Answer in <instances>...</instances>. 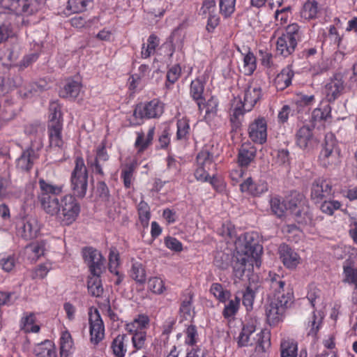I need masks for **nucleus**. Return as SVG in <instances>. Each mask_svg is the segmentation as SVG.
<instances>
[{
	"label": "nucleus",
	"instance_id": "473e14b6",
	"mask_svg": "<svg viewBox=\"0 0 357 357\" xmlns=\"http://www.w3.org/2000/svg\"><path fill=\"white\" fill-rule=\"evenodd\" d=\"M81 89L82 84L79 82L68 80L61 89L59 95L62 98L75 99L79 96Z\"/></svg>",
	"mask_w": 357,
	"mask_h": 357
},
{
	"label": "nucleus",
	"instance_id": "13d9d810",
	"mask_svg": "<svg viewBox=\"0 0 357 357\" xmlns=\"http://www.w3.org/2000/svg\"><path fill=\"white\" fill-rule=\"evenodd\" d=\"M120 264V257L116 248H111L109 255V270L113 274H118V267Z\"/></svg>",
	"mask_w": 357,
	"mask_h": 357
},
{
	"label": "nucleus",
	"instance_id": "9b49d317",
	"mask_svg": "<svg viewBox=\"0 0 357 357\" xmlns=\"http://www.w3.org/2000/svg\"><path fill=\"white\" fill-rule=\"evenodd\" d=\"M82 255L91 274H102L103 273L105 269V260L100 251L91 247L84 248L82 250Z\"/></svg>",
	"mask_w": 357,
	"mask_h": 357
},
{
	"label": "nucleus",
	"instance_id": "58836bf2",
	"mask_svg": "<svg viewBox=\"0 0 357 357\" xmlns=\"http://www.w3.org/2000/svg\"><path fill=\"white\" fill-rule=\"evenodd\" d=\"M343 282L353 285L354 289L357 288V268L351 266V261H344L343 264Z\"/></svg>",
	"mask_w": 357,
	"mask_h": 357
},
{
	"label": "nucleus",
	"instance_id": "20e7f679",
	"mask_svg": "<svg viewBox=\"0 0 357 357\" xmlns=\"http://www.w3.org/2000/svg\"><path fill=\"white\" fill-rule=\"evenodd\" d=\"M284 202L287 205V211L294 215L298 224H312V215L303 195L296 192H292Z\"/></svg>",
	"mask_w": 357,
	"mask_h": 357
},
{
	"label": "nucleus",
	"instance_id": "ea45409f",
	"mask_svg": "<svg viewBox=\"0 0 357 357\" xmlns=\"http://www.w3.org/2000/svg\"><path fill=\"white\" fill-rule=\"evenodd\" d=\"M25 250L31 260L36 261L44 255L45 243L43 241L33 242L26 246Z\"/></svg>",
	"mask_w": 357,
	"mask_h": 357
},
{
	"label": "nucleus",
	"instance_id": "7c9ffc66",
	"mask_svg": "<svg viewBox=\"0 0 357 357\" xmlns=\"http://www.w3.org/2000/svg\"><path fill=\"white\" fill-rule=\"evenodd\" d=\"M242 57L243 65L240 70L245 75L250 76L257 69V59L255 54L250 50L246 53H242Z\"/></svg>",
	"mask_w": 357,
	"mask_h": 357
},
{
	"label": "nucleus",
	"instance_id": "e433bc0d",
	"mask_svg": "<svg viewBox=\"0 0 357 357\" xmlns=\"http://www.w3.org/2000/svg\"><path fill=\"white\" fill-rule=\"evenodd\" d=\"M73 346V340L70 333L67 330L62 331L60 337V357H68Z\"/></svg>",
	"mask_w": 357,
	"mask_h": 357
},
{
	"label": "nucleus",
	"instance_id": "aec40b11",
	"mask_svg": "<svg viewBox=\"0 0 357 357\" xmlns=\"http://www.w3.org/2000/svg\"><path fill=\"white\" fill-rule=\"evenodd\" d=\"M204 86L205 82L202 77H197L192 80L190 86V97L197 103L200 112H202L204 107Z\"/></svg>",
	"mask_w": 357,
	"mask_h": 357
},
{
	"label": "nucleus",
	"instance_id": "5701e85b",
	"mask_svg": "<svg viewBox=\"0 0 357 357\" xmlns=\"http://www.w3.org/2000/svg\"><path fill=\"white\" fill-rule=\"evenodd\" d=\"M241 192L252 196H259L268 191V183L264 180L254 182L251 177L248 178L240 185Z\"/></svg>",
	"mask_w": 357,
	"mask_h": 357
},
{
	"label": "nucleus",
	"instance_id": "ddd939ff",
	"mask_svg": "<svg viewBox=\"0 0 357 357\" xmlns=\"http://www.w3.org/2000/svg\"><path fill=\"white\" fill-rule=\"evenodd\" d=\"M90 342L98 345L105 337V326L100 314H89Z\"/></svg>",
	"mask_w": 357,
	"mask_h": 357
},
{
	"label": "nucleus",
	"instance_id": "680f3d73",
	"mask_svg": "<svg viewBox=\"0 0 357 357\" xmlns=\"http://www.w3.org/2000/svg\"><path fill=\"white\" fill-rule=\"evenodd\" d=\"M199 340V335L197 327L195 325H190L185 331V343L190 346L195 345Z\"/></svg>",
	"mask_w": 357,
	"mask_h": 357
},
{
	"label": "nucleus",
	"instance_id": "37998d69",
	"mask_svg": "<svg viewBox=\"0 0 357 357\" xmlns=\"http://www.w3.org/2000/svg\"><path fill=\"white\" fill-rule=\"evenodd\" d=\"M149 324L148 316L144 314H139L137 318L135 319L132 323L127 324V329L130 332L143 331L149 326Z\"/></svg>",
	"mask_w": 357,
	"mask_h": 357
},
{
	"label": "nucleus",
	"instance_id": "393cba45",
	"mask_svg": "<svg viewBox=\"0 0 357 357\" xmlns=\"http://www.w3.org/2000/svg\"><path fill=\"white\" fill-rule=\"evenodd\" d=\"M257 149L250 144H243L238 154V163L241 167H247L256 156Z\"/></svg>",
	"mask_w": 357,
	"mask_h": 357
},
{
	"label": "nucleus",
	"instance_id": "6ab92c4d",
	"mask_svg": "<svg viewBox=\"0 0 357 357\" xmlns=\"http://www.w3.org/2000/svg\"><path fill=\"white\" fill-rule=\"evenodd\" d=\"M296 144L303 150H310L317 144V140L313 137L312 130L309 126L301 127L296 135Z\"/></svg>",
	"mask_w": 357,
	"mask_h": 357
},
{
	"label": "nucleus",
	"instance_id": "6e6552de",
	"mask_svg": "<svg viewBox=\"0 0 357 357\" xmlns=\"http://www.w3.org/2000/svg\"><path fill=\"white\" fill-rule=\"evenodd\" d=\"M165 105L157 98L137 105L133 112L137 119H158L164 112Z\"/></svg>",
	"mask_w": 357,
	"mask_h": 357
},
{
	"label": "nucleus",
	"instance_id": "c9c22d12",
	"mask_svg": "<svg viewBox=\"0 0 357 357\" xmlns=\"http://www.w3.org/2000/svg\"><path fill=\"white\" fill-rule=\"evenodd\" d=\"M34 354L38 357H56L55 347L50 340L37 344L34 348Z\"/></svg>",
	"mask_w": 357,
	"mask_h": 357
},
{
	"label": "nucleus",
	"instance_id": "2eb2a0df",
	"mask_svg": "<svg viewBox=\"0 0 357 357\" xmlns=\"http://www.w3.org/2000/svg\"><path fill=\"white\" fill-rule=\"evenodd\" d=\"M39 231L40 225L38 219L33 216L24 218L18 227L19 235L26 240L36 238Z\"/></svg>",
	"mask_w": 357,
	"mask_h": 357
},
{
	"label": "nucleus",
	"instance_id": "39448f33",
	"mask_svg": "<svg viewBox=\"0 0 357 357\" xmlns=\"http://www.w3.org/2000/svg\"><path fill=\"white\" fill-rule=\"evenodd\" d=\"M88 188V171L82 157H77L70 176V189L73 196L83 198Z\"/></svg>",
	"mask_w": 357,
	"mask_h": 357
},
{
	"label": "nucleus",
	"instance_id": "de8ad7c7",
	"mask_svg": "<svg viewBox=\"0 0 357 357\" xmlns=\"http://www.w3.org/2000/svg\"><path fill=\"white\" fill-rule=\"evenodd\" d=\"M63 123L61 107L57 102H52L49 107L48 125Z\"/></svg>",
	"mask_w": 357,
	"mask_h": 357
},
{
	"label": "nucleus",
	"instance_id": "49530a36",
	"mask_svg": "<svg viewBox=\"0 0 357 357\" xmlns=\"http://www.w3.org/2000/svg\"><path fill=\"white\" fill-rule=\"evenodd\" d=\"M318 13V3L316 1H308L303 6L301 16L305 20H311L316 17Z\"/></svg>",
	"mask_w": 357,
	"mask_h": 357
},
{
	"label": "nucleus",
	"instance_id": "f8f14e48",
	"mask_svg": "<svg viewBox=\"0 0 357 357\" xmlns=\"http://www.w3.org/2000/svg\"><path fill=\"white\" fill-rule=\"evenodd\" d=\"M197 168L195 171V176L197 181L207 182L209 176L208 172L214 167L213 156L206 150L202 151L197 157Z\"/></svg>",
	"mask_w": 357,
	"mask_h": 357
},
{
	"label": "nucleus",
	"instance_id": "69168bd1",
	"mask_svg": "<svg viewBox=\"0 0 357 357\" xmlns=\"http://www.w3.org/2000/svg\"><path fill=\"white\" fill-rule=\"evenodd\" d=\"M132 342L133 347L137 349L143 348L146 341V332L145 331H132Z\"/></svg>",
	"mask_w": 357,
	"mask_h": 357
},
{
	"label": "nucleus",
	"instance_id": "72a5a7b5",
	"mask_svg": "<svg viewBox=\"0 0 357 357\" xmlns=\"http://www.w3.org/2000/svg\"><path fill=\"white\" fill-rule=\"evenodd\" d=\"M334 255L339 259L348 256V259L345 261H351V266H354V260L357 259V248L351 245H338L335 249Z\"/></svg>",
	"mask_w": 357,
	"mask_h": 357
},
{
	"label": "nucleus",
	"instance_id": "603ef678",
	"mask_svg": "<svg viewBox=\"0 0 357 357\" xmlns=\"http://www.w3.org/2000/svg\"><path fill=\"white\" fill-rule=\"evenodd\" d=\"M130 275L137 283L144 284L146 282V271L142 264L139 262L132 264Z\"/></svg>",
	"mask_w": 357,
	"mask_h": 357
},
{
	"label": "nucleus",
	"instance_id": "5fc2aeb1",
	"mask_svg": "<svg viewBox=\"0 0 357 357\" xmlns=\"http://www.w3.org/2000/svg\"><path fill=\"white\" fill-rule=\"evenodd\" d=\"M52 268V264L50 262L40 264L32 270L31 277L33 280L43 279L47 275Z\"/></svg>",
	"mask_w": 357,
	"mask_h": 357
},
{
	"label": "nucleus",
	"instance_id": "3c124183",
	"mask_svg": "<svg viewBox=\"0 0 357 357\" xmlns=\"http://www.w3.org/2000/svg\"><path fill=\"white\" fill-rule=\"evenodd\" d=\"M176 126V139L178 140L188 139L190 130L189 121L185 118L178 119L177 121Z\"/></svg>",
	"mask_w": 357,
	"mask_h": 357
},
{
	"label": "nucleus",
	"instance_id": "f257e3e1",
	"mask_svg": "<svg viewBox=\"0 0 357 357\" xmlns=\"http://www.w3.org/2000/svg\"><path fill=\"white\" fill-rule=\"evenodd\" d=\"M38 200L46 214L65 226L76 221L81 211V206L76 197L67 194L59 197L63 192V186L53 184L44 178L38 180Z\"/></svg>",
	"mask_w": 357,
	"mask_h": 357
},
{
	"label": "nucleus",
	"instance_id": "6e6d98bb",
	"mask_svg": "<svg viewBox=\"0 0 357 357\" xmlns=\"http://www.w3.org/2000/svg\"><path fill=\"white\" fill-rule=\"evenodd\" d=\"M331 109L329 105H326L322 107L314 109L312 113V120L316 123L323 120H326L331 116Z\"/></svg>",
	"mask_w": 357,
	"mask_h": 357
},
{
	"label": "nucleus",
	"instance_id": "f3484780",
	"mask_svg": "<svg viewBox=\"0 0 357 357\" xmlns=\"http://www.w3.org/2000/svg\"><path fill=\"white\" fill-rule=\"evenodd\" d=\"M108 159L109 155L106 151L105 146L102 144L97 148L95 158L90 157L87 158V165L93 174L103 177L105 174L101 162H105L107 161Z\"/></svg>",
	"mask_w": 357,
	"mask_h": 357
},
{
	"label": "nucleus",
	"instance_id": "864d4df0",
	"mask_svg": "<svg viewBox=\"0 0 357 357\" xmlns=\"http://www.w3.org/2000/svg\"><path fill=\"white\" fill-rule=\"evenodd\" d=\"M236 0H220L219 8L220 14L225 17L228 18L235 11Z\"/></svg>",
	"mask_w": 357,
	"mask_h": 357
},
{
	"label": "nucleus",
	"instance_id": "2f4dec72",
	"mask_svg": "<svg viewBox=\"0 0 357 357\" xmlns=\"http://www.w3.org/2000/svg\"><path fill=\"white\" fill-rule=\"evenodd\" d=\"M324 316L323 314H312L306 324V330L307 336L316 337L319 331L323 325Z\"/></svg>",
	"mask_w": 357,
	"mask_h": 357
},
{
	"label": "nucleus",
	"instance_id": "79ce46f5",
	"mask_svg": "<svg viewBox=\"0 0 357 357\" xmlns=\"http://www.w3.org/2000/svg\"><path fill=\"white\" fill-rule=\"evenodd\" d=\"M268 280L270 282V288L274 294V296L277 294H280L284 291V287L285 282L283 280L282 277L275 273L270 272L268 275Z\"/></svg>",
	"mask_w": 357,
	"mask_h": 357
},
{
	"label": "nucleus",
	"instance_id": "a19ab883",
	"mask_svg": "<svg viewBox=\"0 0 357 357\" xmlns=\"http://www.w3.org/2000/svg\"><path fill=\"white\" fill-rule=\"evenodd\" d=\"M160 39L154 34H151L147 39L146 45L144 44L142 47V57L147 59L153 54L156 47L159 45Z\"/></svg>",
	"mask_w": 357,
	"mask_h": 357
},
{
	"label": "nucleus",
	"instance_id": "0eeeda50",
	"mask_svg": "<svg viewBox=\"0 0 357 357\" xmlns=\"http://www.w3.org/2000/svg\"><path fill=\"white\" fill-rule=\"evenodd\" d=\"M210 292L221 303L225 304L223 312H237L241 303V298L231 296L230 291L220 283H213Z\"/></svg>",
	"mask_w": 357,
	"mask_h": 357
},
{
	"label": "nucleus",
	"instance_id": "cd10ccee",
	"mask_svg": "<svg viewBox=\"0 0 357 357\" xmlns=\"http://www.w3.org/2000/svg\"><path fill=\"white\" fill-rule=\"evenodd\" d=\"M155 134V127H150L146 135L143 131L136 132L135 146L139 153L145 151L151 144Z\"/></svg>",
	"mask_w": 357,
	"mask_h": 357
},
{
	"label": "nucleus",
	"instance_id": "dca6fc26",
	"mask_svg": "<svg viewBox=\"0 0 357 357\" xmlns=\"http://www.w3.org/2000/svg\"><path fill=\"white\" fill-rule=\"evenodd\" d=\"M332 186L326 180L318 178L314 181L311 189V198L315 203H319L331 195Z\"/></svg>",
	"mask_w": 357,
	"mask_h": 357
},
{
	"label": "nucleus",
	"instance_id": "a18cd8bd",
	"mask_svg": "<svg viewBox=\"0 0 357 357\" xmlns=\"http://www.w3.org/2000/svg\"><path fill=\"white\" fill-rule=\"evenodd\" d=\"M281 357H296L298 345L294 340H283L280 344Z\"/></svg>",
	"mask_w": 357,
	"mask_h": 357
},
{
	"label": "nucleus",
	"instance_id": "4be33fe9",
	"mask_svg": "<svg viewBox=\"0 0 357 357\" xmlns=\"http://www.w3.org/2000/svg\"><path fill=\"white\" fill-rule=\"evenodd\" d=\"M21 194L22 190L12 184L9 176H0L1 199H18Z\"/></svg>",
	"mask_w": 357,
	"mask_h": 357
},
{
	"label": "nucleus",
	"instance_id": "0e129e2a",
	"mask_svg": "<svg viewBox=\"0 0 357 357\" xmlns=\"http://www.w3.org/2000/svg\"><path fill=\"white\" fill-rule=\"evenodd\" d=\"M321 291L317 287L312 286L307 292L306 299L313 308L316 310V305L321 302Z\"/></svg>",
	"mask_w": 357,
	"mask_h": 357
},
{
	"label": "nucleus",
	"instance_id": "8fccbe9b",
	"mask_svg": "<svg viewBox=\"0 0 357 357\" xmlns=\"http://www.w3.org/2000/svg\"><path fill=\"white\" fill-rule=\"evenodd\" d=\"M255 331V326L253 324L244 325L238 338L239 347H246L252 344L250 336Z\"/></svg>",
	"mask_w": 357,
	"mask_h": 357
},
{
	"label": "nucleus",
	"instance_id": "7ed1b4c3",
	"mask_svg": "<svg viewBox=\"0 0 357 357\" xmlns=\"http://www.w3.org/2000/svg\"><path fill=\"white\" fill-rule=\"evenodd\" d=\"M303 30L296 23H293L287 26L285 33L280 36L277 40L276 51L278 54L284 57L291 54L299 40H301Z\"/></svg>",
	"mask_w": 357,
	"mask_h": 357
},
{
	"label": "nucleus",
	"instance_id": "bb28decb",
	"mask_svg": "<svg viewBox=\"0 0 357 357\" xmlns=\"http://www.w3.org/2000/svg\"><path fill=\"white\" fill-rule=\"evenodd\" d=\"M40 326L41 322L37 319L36 314H28L20 321V329L25 333H37Z\"/></svg>",
	"mask_w": 357,
	"mask_h": 357
},
{
	"label": "nucleus",
	"instance_id": "4d7b16f0",
	"mask_svg": "<svg viewBox=\"0 0 357 357\" xmlns=\"http://www.w3.org/2000/svg\"><path fill=\"white\" fill-rule=\"evenodd\" d=\"M274 297L277 300V303L275 304V307L279 310L280 308L285 309L288 308L291 305L293 301V293L289 290L285 295L282 294V296H280V294H277V296Z\"/></svg>",
	"mask_w": 357,
	"mask_h": 357
},
{
	"label": "nucleus",
	"instance_id": "c756f323",
	"mask_svg": "<svg viewBox=\"0 0 357 357\" xmlns=\"http://www.w3.org/2000/svg\"><path fill=\"white\" fill-rule=\"evenodd\" d=\"M129 337L126 335H119L115 337L111 344L114 355L116 357H124L127 351Z\"/></svg>",
	"mask_w": 357,
	"mask_h": 357
},
{
	"label": "nucleus",
	"instance_id": "1a4fd4ad",
	"mask_svg": "<svg viewBox=\"0 0 357 357\" xmlns=\"http://www.w3.org/2000/svg\"><path fill=\"white\" fill-rule=\"evenodd\" d=\"M340 151L337 147L335 137L328 133L325 137V144L320 152L319 160L323 167L337 164L339 162Z\"/></svg>",
	"mask_w": 357,
	"mask_h": 357
},
{
	"label": "nucleus",
	"instance_id": "f704fd0d",
	"mask_svg": "<svg viewBox=\"0 0 357 357\" xmlns=\"http://www.w3.org/2000/svg\"><path fill=\"white\" fill-rule=\"evenodd\" d=\"M255 351L265 353L271 347V333L267 329L257 334Z\"/></svg>",
	"mask_w": 357,
	"mask_h": 357
},
{
	"label": "nucleus",
	"instance_id": "a878e982",
	"mask_svg": "<svg viewBox=\"0 0 357 357\" xmlns=\"http://www.w3.org/2000/svg\"><path fill=\"white\" fill-rule=\"evenodd\" d=\"M63 123L47 126L50 144L52 147L63 148L64 142L62 137Z\"/></svg>",
	"mask_w": 357,
	"mask_h": 357
},
{
	"label": "nucleus",
	"instance_id": "c85d7f7f",
	"mask_svg": "<svg viewBox=\"0 0 357 357\" xmlns=\"http://www.w3.org/2000/svg\"><path fill=\"white\" fill-rule=\"evenodd\" d=\"M294 77V72L289 68L287 67L281 70L274 79V84L278 91H282L291 84Z\"/></svg>",
	"mask_w": 357,
	"mask_h": 357
},
{
	"label": "nucleus",
	"instance_id": "b1692460",
	"mask_svg": "<svg viewBox=\"0 0 357 357\" xmlns=\"http://www.w3.org/2000/svg\"><path fill=\"white\" fill-rule=\"evenodd\" d=\"M344 89V82L341 78L334 77L325 86L324 93L328 102L337 99Z\"/></svg>",
	"mask_w": 357,
	"mask_h": 357
},
{
	"label": "nucleus",
	"instance_id": "c03bdc74",
	"mask_svg": "<svg viewBox=\"0 0 357 357\" xmlns=\"http://www.w3.org/2000/svg\"><path fill=\"white\" fill-rule=\"evenodd\" d=\"M270 205L272 212L279 218L284 215L287 211V203L279 197H272L270 200Z\"/></svg>",
	"mask_w": 357,
	"mask_h": 357
},
{
	"label": "nucleus",
	"instance_id": "a211bd4d",
	"mask_svg": "<svg viewBox=\"0 0 357 357\" xmlns=\"http://www.w3.org/2000/svg\"><path fill=\"white\" fill-rule=\"evenodd\" d=\"M262 96L261 86L251 83L245 89L242 102L244 111H250Z\"/></svg>",
	"mask_w": 357,
	"mask_h": 357
},
{
	"label": "nucleus",
	"instance_id": "052dcab7",
	"mask_svg": "<svg viewBox=\"0 0 357 357\" xmlns=\"http://www.w3.org/2000/svg\"><path fill=\"white\" fill-rule=\"evenodd\" d=\"M96 21V19L95 17L89 20H86L83 17L75 16L70 19V24L76 29H81L84 28L91 27L92 24Z\"/></svg>",
	"mask_w": 357,
	"mask_h": 357
},
{
	"label": "nucleus",
	"instance_id": "09e8293b",
	"mask_svg": "<svg viewBox=\"0 0 357 357\" xmlns=\"http://www.w3.org/2000/svg\"><path fill=\"white\" fill-rule=\"evenodd\" d=\"M90 3L89 0H68L66 7V15L84 11Z\"/></svg>",
	"mask_w": 357,
	"mask_h": 357
},
{
	"label": "nucleus",
	"instance_id": "412c9836",
	"mask_svg": "<svg viewBox=\"0 0 357 357\" xmlns=\"http://www.w3.org/2000/svg\"><path fill=\"white\" fill-rule=\"evenodd\" d=\"M280 257L287 268H295L301 262V257L293 249L286 244L279 248Z\"/></svg>",
	"mask_w": 357,
	"mask_h": 357
},
{
	"label": "nucleus",
	"instance_id": "bf43d9fd",
	"mask_svg": "<svg viewBox=\"0 0 357 357\" xmlns=\"http://www.w3.org/2000/svg\"><path fill=\"white\" fill-rule=\"evenodd\" d=\"M134 171V164L126 165L121 171V176L123 181L124 186L126 188H130L131 187L132 181L133 180Z\"/></svg>",
	"mask_w": 357,
	"mask_h": 357
},
{
	"label": "nucleus",
	"instance_id": "4c0bfd02",
	"mask_svg": "<svg viewBox=\"0 0 357 357\" xmlns=\"http://www.w3.org/2000/svg\"><path fill=\"white\" fill-rule=\"evenodd\" d=\"M101 274H91L89 275L87 287L89 292L93 296L98 297L103 292L100 280Z\"/></svg>",
	"mask_w": 357,
	"mask_h": 357
},
{
	"label": "nucleus",
	"instance_id": "338daca9",
	"mask_svg": "<svg viewBox=\"0 0 357 357\" xmlns=\"http://www.w3.org/2000/svg\"><path fill=\"white\" fill-rule=\"evenodd\" d=\"M184 35L180 29H175L171 36L172 47L176 50H181L183 46Z\"/></svg>",
	"mask_w": 357,
	"mask_h": 357
},
{
	"label": "nucleus",
	"instance_id": "423d86ee",
	"mask_svg": "<svg viewBox=\"0 0 357 357\" xmlns=\"http://www.w3.org/2000/svg\"><path fill=\"white\" fill-rule=\"evenodd\" d=\"M44 3V0H1V6L17 15H31L36 13Z\"/></svg>",
	"mask_w": 357,
	"mask_h": 357
},
{
	"label": "nucleus",
	"instance_id": "e2e57ef3",
	"mask_svg": "<svg viewBox=\"0 0 357 357\" xmlns=\"http://www.w3.org/2000/svg\"><path fill=\"white\" fill-rule=\"evenodd\" d=\"M139 218L143 226H147L151 218L149 207L144 202H141L138 205Z\"/></svg>",
	"mask_w": 357,
	"mask_h": 357
},
{
	"label": "nucleus",
	"instance_id": "9d476101",
	"mask_svg": "<svg viewBox=\"0 0 357 357\" xmlns=\"http://www.w3.org/2000/svg\"><path fill=\"white\" fill-rule=\"evenodd\" d=\"M43 146V144L40 137H37L31 141L30 147L24 151L17 160V167L24 171L31 169L35 161L38 158L39 151Z\"/></svg>",
	"mask_w": 357,
	"mask_h": 357
},
{
	"label": "nucleus",
	"instance_id": "774afa93",
	"mask_svg": "<svg viewBox=\"0 0 357 357\" xmlns=\"http://www.w3.org/2000/svg\"><path fill=\"white\" fill-rule=\"evenodd\" d=\"M341 204L338 201H326L324 200L321 204L320 209L323 213L328 215H333L335 210L340 208Z\"/></svg>",
	"mask_w": 357,
	"mask_h": 357
},
{
	"label": "nucleus",
	"instance_id": "f03ea898",
	"mask_svg": "<svg viewBox=\"0 0 357 357\" xmlns=\"http://www.w3.org/2000/svg\"><path fill=\"white\" fill-rule=\"evenodd\" d=\"M235 246L236 255L233 268L236 277H241L246 270L250 271L255 266L258 268L261 266L263 248L257 233H244L236 239Z\"/></svg>",
	"mask_w": 357,
	"mask_h": 357
},
{
	"label": "nucleus",
	"instance_id": "4468645a",
	"mask_svg": "<svg viewBox=\"0 0 357 357\" xmlns=\"http://www.w3.org/2000/svg\"><path fill=\"white\" fill-rule=\"evenodd\" d=\"M249 137L252 142L262 144L267 139V123L264 117H259L252 122L248 128Z\"/></svg>",
	"mask_w": 357,
	"mask_h": 357
}]
</instances>
